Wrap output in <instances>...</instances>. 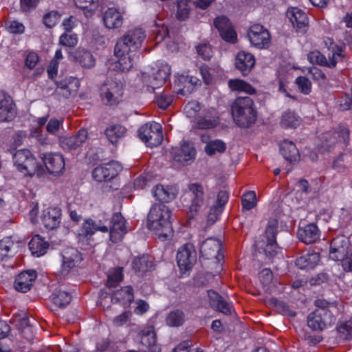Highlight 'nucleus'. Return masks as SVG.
I'll return each mask as SVG.
<instances>
[{"label":"nucleus","mask_w":352,"mask_h":352,"mask_svg":"<svg viewBox=\"0 0 352 352\" xmlns=\"http://www.w3.org/2000/svg\"><path fill=\"white\" fill-rule=\"evenodd\" d=\"M63 270L69 272L82 260L81 254L74 248H67L62 253Z\"/></svg>","instance_id":"393cba45"},{"label":"nucleus","mask_w":352,"mask_h":352,"mask_svg":"<svg viewBox=\"0 0 352 352\" xmlns=\"http://www.w3.org/2000/svg\"><path fill=\"white\" fill-rule=\"evenodd\" d=\"M60 15L57 11L52 10L44 15L43 24L48 28H53L59 21Z\"/></svg>","instance_id":"4d7b16f0"},{"label":"nucleus","mask_w":352,"mask_h":352,"mask_svg":"<svg viewBox=\"0 0 352 352\" xmlns=\"http://www.w3.org/2000/svg\"><path fill=\"white\" fill-rule=\"evenodd\" d=\"M45 169L52 175H58L65 169V160L58 153H43L40 155Z\"/></svg>","instance_id":"a211bd4d"},{"label":"nucleus","mask_w":352,"mask_h":352,"mask_svg":"<svg viewBox=\"0 0 352 352\" xmlns=\"http://www.w3.org/2000/svg\"><path fill=\"white\" fill-rule=\"evenodd\" d=\"M296 84L304 94H309L311 90V82L305 76H299L296 79Z\"/></svg>","instance_id":"0e129e2a"},{"label":"nucleus","mask_w":352,"mask_h":352,"mask_svg":"<svg viewBox=\"0 0 352 352\" xmlns=\"http://www.w3.org/2000/svg\"><path fill=\"white\" fill-rule=\"evenodd\" d=\"M133 288L131 286H126L114 292L111 296V301L126 305L130 304L133 300Z\"/></svg>","instance_id":"58836bf2"},{"label":"nucleus","mask_w":352,"mask_h":352,"mask_svg":"<svg viewBox=\"0 0 352 352\" xmlns=\"http://www.w3.org/2000/svg\"><path fill=\"white\" fill-rule=\"evenodd\" d=\"M88 133L86 129H81L76 135L65 137L60 139V146L64 149L72 150L80 147L87 140Z\"/></svg>","instance_id":"a878e982"},{"label":"nucleus","mask_w":352,"mask_h":352,"mask_svg":"<svg viewBox=\"0 0 352 352\" xmlns=\"http://www.w3.org/2000/svg\"><path fill=\"white\" fill-rule=\"evenodd\" d=\"M13 161L17 169L25 175L41 177L45 173L43 166L38 163L36 159L28 149H19L13 155Z\"/></svg>","instance_id":"7ed1b4c3"},{"label":"nucleus","mask_w":352,"mask_h":352,"mask_svg":"<svg viewBox=\"0 0 352 352\" xmlns=\"http://www.w3.org/2000/svg\"><path fill=\"white\" fill-rule=\"evenodd\" d=\"M184 197L185 200L186 198L189 199L190 204L188 207L191 216L196 214L208 204V199L205 195L204 188L199 183L190 184L188 186V190Z\"/></svg>","instance_id":"423d86ee"},{"label":"nucleus","mask_w":352,"mask_h":352,"mask_svg":"<svg viewBox=\"0 0 352 352\" xmlns=\"http://www.w3.org/2000/svg\"><path fill=\"white\" fill-rule=\"evenodd\" d=\"M289 20L299 32L305 33L309 25L307 14L298 8H293L287 12Z\"/></svg>","instance_id":"5701e85b"},{"label":"nucleus","mask_w":352,"mask_h":352,"mask_svg":"<svg viewBox=\"0 0 352 352\" xmlns=\"http://www.w3.org/2000/svg\"><path fill=\"white\" fill-rule=\"evenodd\" d=\"M170 209L163 204H153L147 215V227L158 235L159 238L167 239L173 233L170 221Z\"/></svg>","instance_id":"f257e3e1"},{"label":"nucleus","mask_w":352,"mask_h":352,"mask_svg":"<svg viewBox=\"0 0 352 352\" xmlns=\"http://www.w3.org/2000/svg\"><path fill=\"white\" fill-rule=\"evenodd\" d=\"M146 35L141 28L129 30L117 42L114 54L116 56L128 55L136 51L142 45Z\"/></svg>","instance_id":"20e7f679"},{"label":"nucleus","mask_w":352,"mask_h":352,"mask_svg":"<svg viewBox=\"0 0 352 352\" xmlns=\"http://www.w3.org/2000/svg\"><path fill=\"white\" fill-rule=\"evenodd\" d=\"M280 151L284 158L290 162H296L300 158V154L294 142L284 140L280 145Z\"/></svg>","instance_id":"473e14b6"},{"label":"nucleus","mask_w":352,"mask_h":352,"mask_svg":"<svg viewBox=\"0 0 352 352\" xmlns=\"http://www.w3.org/2000/svg\"><path fill=\"white\" fill-rule=\"evenodd\" d=\"M190 0H180L177 1V18L179 21H186L190 15V9L188 6Z\"/></svg>","instance_id":"603ef678"},{"label":"nucleus","mask_w":352,"mask_h":352,"mask_svg":"<svg viewBox=\"0 0 352 352\" xmlns=\"http://www.w3.org/2000/svg\"><path fill=\"white\" fill-rule=\"evenodd\" d=\"M37 277L35 270H26L18 274L14 282L15 289L19 292L26 293L30 291Z\"/></svg>","instance_id":"6ab92c4d"},{"label":"nucleus","mask_w":352,"mask_h":352,"mask_svg":"<svg viewBox=\"0 0 352 352\" xmlns=\"http://www.w3.org/2000/svg\"><path fill=\"white\" fill-rule=\"evenodd\" d=\"M52 300L55 305L64 308L70 303L72 296L67 292L59 290L53 293Z\"/></svg>","instance_id":"c03bdc74"},{"label":"nucleus","mask_w":352,"mask_h":352,"mask_svg":"<svg viewBox=\"0 0 352 352\" xmlns=\"http://www.w3.org/2000/svg\"><path fill=\"white\" fill-rule=\"evenodd\" d=\"M177 261L181 270H190L197 262V252L192 243L182 246L177 254Z\"/></svg>","instance_id":"ddd939ff"},{"label":"nucleus","mask_w":352,"mask_h":352,"mask_svg":"<svg viewBox=\"0 0 352 352\" xmlns=\"http://www.w3.org/2000/svg\"><path fill=\"white\" fill-rule=\"evenodd\" d=\"M234 122L241 128H249L256 121L258 112L254 101L248 96L237 97L231 105Z\"/></svg>","instance_id":"f03ea898"},{"label":"nucleus","mask_w":352,"mask_h":352,"mask_svg":"<svg viewBox=\"0 0 352 352\" xmlns=\"http://www.w3.org/2000/svg\"><path fill=\"white\" fill-rule=\"evenodd\" d=\"M96 223L92 219H87L82 223L78 234V240L82 243L87 242L91 239L92 235L96 232Z\"/></svg>","instance_id":"ea45409f"},{"label":"nucleus","mask_w":352,"mask_h":352,"mask_svg":"<svg viewBox=\"0 0 352 352\" xmlns=\"http://www.w3.org/2000/svg\"><path fill=\"white\" fill-rule=\"evenodd\" d=\"M14 245L10 238H4L0 240V261L10 256V252Z\"/></svg>","instance_id":"5fc2aeb1"},{"label":"nucleus","mask_w":352,"mask_h":352,"mask_svg":"<svg viewBox=\"0 0 352 352\" xmlns=\"http://www.w3.org/2000/svg\"><path fill=\"white\" fill-rule=\"evenodd\" d=\"M100 96L106 104L113 105L118 102L122 95V85L120 82L107 79L100 87Z\"/></svg>","instance_id":"9d476101"},{"label":"nucleus","mask_w":352,"mask_h":352,"mask_svg":"<svg viewBox=\"0 0 352 352\" xmlns=\"http://www.w3.org/2000/svg\"><path fill=\"white\" fill-rule=\"evenodd\" d=\"M184 321L185 314L179 309L170 311L166 318V324L170 327H179L184 324Z\"/></svg>","instance_id":"49530a36"},{"label":"nucleus","mask_w":352,"mask_h":352,"mask_svg":"<svg viewBox=\"0 0 352 352\" xmlns=\"http://www.w3.org/2000/svg\"><path fill=\"white\" fill-rule=\"evenodd\" d=\"M16 115V107L12 97L0 91V122H10Z\"/></svg>","instance_id":"2eb2a0df"},{"label":"nucleus","mask_w":352,"mask_h":352,"mask_svg":"<svg viewBox=\"0 0 352 352\" xmlns=\"http://www.w3.org/2000/svg\"><path fill=\"white\" fill-rule=\"evenodd\" d=\"M298 239L305 244H311L315 242L320 236L319 230L314 223L307 225L298 230Z\"/></svg>","instance_id":"cd10ccee"},{"label":"nucleus","mask_w":352,"mask_h":352,"mask_svg":"<svg viewBox=\"0 0 352 352\" xmlns=\"http://www.w3.org/2000/svg\"><path fill=\"white\" fill-rule=\"evenodd\" d=\"M74 1L76 7L89 12L98 8V0H74Z\"/></svg>","instance_id":"e2e57ef3"},{"label":"nucleus","mask_w":352,"mask_h":352,"mask_svg":"<svg viewBox=\"0 0 352 352\" xmlns=\"http://www.w3.org/2000/svg\"><path fill=\"white\" fill-rule=\"evenodd\" d=\"M39 60L38 55L34 52H29L25 58V66L29 69H33Z\"/></svg>","instance_id":"338daca9"},{"label":"nucleus","mask_w":352,"mask_h":352,"mask_svg":"<svg viewBox=\"0 0 352 352\" xmlns=\"http://www.w3.org/2000/svg\"><path fill=\"white\" fill-rule=\"evenodd\" d=\"M138 136L148 146H157L163 140L162 126L155 122H147L139 129Z\"/></svg>","instance_id":"0eeeda50"},{"label":"nucleus","mask_w":352,"mask_h":352,"mask_svg":"<svg viewBox=\"0 0 352 352\" xmlns=\"http://www.w3.org/2000/svg\"><path fill=\"white\" fill-rule=\"evenodd\" d=\"M243 209L250 210L256 204V194L254 191H249L243 194L241 199Z\"/></svg>","instance_id":"864d4df0"},{"label":"nucleus","mask_w":352,"mask_h":352,"mask_svg":"<svg viewBox=\"0 0 352 352\" xmlns=\"http://www.w3.org/2000/svg\"><path fill=\"white\" fill-rule=\"evenodd\" d=\"M332 313H324L323 311H314L307 316V326L313 331H322L331 327L336 322Z\"/></svg>","instance_id":"1a4fd4ad"},{"label":"nucleus","mask_w":352,"mask_h":352,"mask_svg":"<svg viewBox=\"0 0 352 352\" xmlns=\"http://www.w3.org/2000/svg\"><path fill=\"white\" fill-rule=\"evenodd\" d=\"M344 57V51L341 47L335 45L333 47L331 56L329 54V59L318 50L313 51L308 54V59L312 63L329 68L335 67L338 61Z\"/></svg>","instance_id":"6e6552de"},{"label":"nucleus","mask_w":352,"mask_h":352,"mask_svg":"<svg viewBox=\"0 0 352 352\" xmlns=\"http://www.w3.org/2000/svg\"><path fill=\"white\" fill-rule=\"evenodd\" d=\"M116 56L119 58V60L115 63L113 69L121 72L129 71L133 67L131 56L129 54L128 55Z\"/></svg>","instance_id":"09e8293b"},{"label":"nucleus","mask_w":352,"mask_h":352,"mask_svg":"<svg viewBox=\"0 0 352 352\" xmlns=\"http://www.w3.org/2000/svg\"><path fill=\"white\" fill-rule=\"evenodd\" d=\"M61 215L59 207H49L43 211L41 221L46 228L54 230L59 226Z\"/></svg>","instance_id":"aec40b11"},{"label":"nucleus","mask_w":352,"mask_h":352,"mask_svg":"<svg viewBox=\"0 0 352 352\" xmlns=\"http://www.w3.org/2000/svg\"><path fill=\"white\" fill-rule=\"evenodd\" d=\"M314 305L317 307L315 311H323L324 313H332L331 309L336 308L333 302H328L324 299H316L314 301Z\"/></svg>","instance_id":"69168bd1"},{"label":"nucleus","mask_w":352,"mask_h":352,"mask_svg":"<svg viewBox=\"0 0 352 352\" xmlns=\"http://www.w3.org/2000/svg\"><path fill=\"white\" fill-rule=\"evenodd\" d=\"M350 131L347 127L340 126L333 133H326L324 138L331 144L336 142L343 143L345 146L349 144Z\"/></svg>","instance_id":"7c9ffc66"},{"label":"nucleus","mask_w":352,"mask_h":352,"mask_svg":"<svg viewBox=\"0 0 352 352\" xmlns=\"http://www.w3.org/2000/svg\"><path fill=\"white\" fill-rule=\"evenodd\" d=\"M196 149L193 144L190 142H184L181 146L178 153L175 154L174 158L179 162H188L195 158Z\"/></svg>","instance_id":"c9c22d12"},{"label":"nucleus","mask_w":352,"mask_h":352,"mask_svg":"<svg viewBox=\"0 0 352 352\" xmlns=\"http://www.w3.org/2000/svg\"><path fill=\"white\" fill-rule=\"evenodd\" d=\"M228 85L232 91L244 92L249 95L255 94L256 92V89L250 83L239 78L229 80Z\"/></svg>","instance_id":"e433bc0d"},{"label":"nucleus","mask_w":352,"mask_h":352,"mask_svg":"<svg viewBox=\"0 0 352 352\" xmlns=\"http://www.w3.org/2000/svg\"><path fill=\"white\" fill-rule=\"evenodd\" d=\"M221 248V243L215 238H208L200 246V254L207 259L216 258Z\"/></svg>","instance_id":"b1692460"},{"label":"nucleus","mask_w":352,"mask_h":352,"mask_svg":"<svg viewBox=\"0 0 352 352\" xmlns=\"http://www.w3.org/2000/svg\"><path fill=\"white\" fill-rule=\"evenodd\" d=\"M226 149V143L220 140L210 141L205 146L206 153L210 156L214 155L217 152L222 153Z\"/></svg>","instance_id":"8fccbe9b"},{"label":"nucleus","mask_w":352,"mask_h":352,"mask_svg":"<svg viewBox=\"0 0 352 352\" xmlns=\"http://www.w3.org/2000/svg\"><path fill=\"white\" fill-rule=\"evenodd\" d=\"M170 75V69L168 67H165V68L160 69L157 70L156 73H155L153 76V78L154 81H157V85H155L157 87H160L167 80Z\"/></svg>","instance_id":"680f3d73"},{"label":"nucleus","mask_w":352,"mask_h":352,"mask_svg":"<svg viewBox=\"0 0 352 352\" xmlns=\"http://www.w3.org/2000/svg\"><path fill=\"white\" fill-rule=\"evenodd\" d=\"M103 22L108 29H117L123 23V16L115 8H109L103 14Z\"/></svg>","instance_id":"bb28decb"},{"label":"nucleus","mask_w":352,"mask_h":352,"mask_svg":"<svg viewBox=\"0 0 352 352\" xmlns=\"http://www.w3.org/2000/svg\"><path fill=\"white\" fill-rule=\"evenodd\" d=\"M152 177L148 173H143L138 177L134 182L133 186L135 188L142 189L148 185V182L151 181Z\"/></svg>","instance_id":"774afa93"},{"label":"nucleus","mask_w":352,"mask_h":352,"mask_svg":"<svg viewBox=\"0 0 352 352\" xmlns=\"http://www.w3.org/2000/svg\"><path fill=\"white\" fill-rule=\"evenodd\" d=\"M59 42L64 46L74 47L78 42L77 36L75 34H72V32H66L60 36Z\"/></svg>","instance_id":"052dcab7"},{"label":"nucleus","mask_w":352,"mask_h":352,"mask_svg":"<svg viewBox=\"0 0 352 352\" xmlns=\"http://www.w3.org/2000/svg\"><path fill=\"white\" fill-rule=\"evenodd\" d=\"M126 132V129L124 126L115 124L108 126L104 131V134L109 142L115 144L125 135Z\"/></svg>","instance_id":"4c0bfd02"},{"label":"nucleus","mask_w":352,"mask_h":352,"mask_svg":"<svg viewBox=\"0 0 352 352\" xmlns=\"http://www.w3.org/2000/svg\"><path fill=\"white\" fill-rule=\"evenodd\" d=\"M340 109L342 111L352 109V87L349 92H344L339 98Z\"/></svg>","instance_id":"6e6d98bb"},{"label":"nucleus","mask_w":352,"mask_h":352,"mask_svg":"<svg viewBox=\"0 0 352 352\" xmlns=\"http://www.w3.org/2000/svg\"><path fill=\"white\" fill-rule=\"evenodd\" d=\"M153 193L154 197L159 201L162 202H169L176 197L178 190L173 186L157 185Z\"/></svg>","instance_id":"2f4dec72"},{"label":"nucleus","mask_w":352,"mask_h":352,"mask_svg":"<svg viewBox=\"0 0 352 352\" xmlns=\"http://www.w3.org/2000/svg\"><path fill=\"white\" fill-rule=\"evenodd\" d=\"M153 263L148 260L147 255H142L135 258L132 261V268L135 273L142 275L147 270H151Z\"/></svg>","instance_id":"79ce46f5"},{"label":"nucleus","mask_w":352,"mask_h":352,"mask_svg":"<svg viewBox=\"0 0 352 352\" xmlns=\"http://www.w3.org/2000/svg\"><path fill=\"white\" fill-rule=\"evenodd\" d=\"M75 57L77 61L84 67L91 68L95 65V59L93 55L85 49L79 50Z\"/></svg>","instance_id":"a18cd8bd"},{"label":"nucleus","mask_w":352,"mask_h":352,"mask_svg":"<svg viewBox=\"0 0 352 352\" xmlns=\"http://www.w3.org/2000/svg\"><path fill=\"white\" fill-rule=\"evenodd\" d=\"M29 248L32 255L39 257L47 252L49 243L39 235H35L29 242Z\"/></svg>","instance_id":"f704fd0d"},{"label":"nucleus","mask_w":352,"mask_h":352,"mask_svg":"<svg viewBox=\"0 0 352 352\" xmlns=\"http://www.w3.org/2000/svg\"><path fill=\"white\" fill-rule=\"evenodd\" d=\"M79 87L78 81L76 79L73 80L60 81L57 82V87L55 93L57 96L64 98H68L69 96L74 95Z\"/></svg>","instance_id":"c85d7f7f"},{"label":"nucleus","mask_w":352,"mask_h":352,"mask_svg":"<svg viewBox=\"0 0 352 352\" xmlns=\"http://www.w3.org/2000/svg\"><path fill=\"white\" fill-rule=\"evenodd\" d=\"M248 36L250 43L258 49H267L270 46V32L261 24L252 25L249 29Z\"/></svg>","instance_id":"9b49d317"},{"label":"nucleus","mask_w":352,"mask_h":352,"mask_svg":"<svg viewBox=\"0 0 352 352\" xmlns=\"http://www.w3.org/2000/svg\"><path fill=\"white\" fill-rule=\"evenodd\" d=\"M277 228V220H270L265 234L261 240L257 241L255 243L258 251L263 252L268 257H274L278 252V245L276 241Z\"/></svg>","instance_id":"39448f33"},{"label":"nucleus","mask_w":352,"mask_h":352,"mask_svg":"<svg viewBox=\"0 0 352 352\" xmlns=\"http://www.w3.org/2000/svg\"><path fill=\"white\" fill-rule=\"evenodd\" d=\"M156 342L157 338L153 327H148L142 331L140 344L146 347L145 349H141L143 352H161Z\"/></svg>","instance_id":"4be33fe9"},{"label":"nucleus","mask_w":352,"mask_h":352,"mask_svg":"<svg viewBox=\"0 0 352 352\" xmlns=\"http://www.w3.org/2000/svg\"><path fill=\"white\" fill-rule=\"evenodd\" d=\"M320 261L318 253H307L299 256L296 260V265L302 270H311L314 268Z\"/></svg>","instance_id":"72a5a7b5"},{"label":"nucleus","mask_w":352,"mask_h":352,"mask_svg":"<svg viewBox=\"0 0 352 352\" xmlns=\"http://www.w3.org/2000/svg\"><path fill=\"white\" fill-rule=\"evenodd\" d=\"M336 329L341 338L345 340L350 339L352 336V317L349 320H340Z\"/></svg>","instance_id":"de8ad7c7"},{"label":"nucleus","mask_w":352,"mask_h":352,"mask_svg":"<svg viewBox=\"0 0 352 352\" xmlns=\"http://www.w3.org/2000/svg\"><path fill=\"white\" fill-rule=\"evenodd\" d=\"M352 250L349 241L344 236H338L331 242L329 257L333 261L343 259Z\"/></svg>","instance_id":"4468645a"},{"label":"nucleus","mask_w":352,"mask_h":352,"mask_svg":"<svg viewBox=\"0 0 352 352\" xmlns=\"http://www.w3.org/2000/svg\"><path fill=\"white\" fill-rule=\"evenodd\" d=\"M214 26L219 32L221 37L226 42L234 43L237 35L230 20L225 16H219L214 20Z\"/></svg>","instance_id":"dca6fc26"},{"label":"nucleus","mask_w":352,"mask_h":352,"mask_svg":"<svg viewBox=\"0 0 352 352\" xmlns=\"http://www.w3.org/2000/svg\"><path fill=\"white\" fill-rule=\"evenodd\" d=\"M197 52L204 60H210L212 56L211 45L208 43H202L196 47Z\"/></svg>","instance_id":"bf43d9fd"},{"label":"nucleus","mask_w":352,"mask_h":352,"mask_svg":"<svg viewBox=\"0 0 352 352\" xmlns=\"http://www.w3.org/2000/svg\"><path fill=\"white\" fill-rule=\"evenodd\" d=\"M126 233V227L124 217L119 212L114 213L109 221V235L111 241L113 243H117L122 240Z\"/></svg>","instance_id":"f3484780"},{"label":"nucleus","mask_w":352,"mask_h":352,"mask_svg":"<svg viewBox=\"0 0 352 352\" xmlns=\"http://www.w3.org/2000/svg\"><path fill=\"white\" fill-rule=\"evenodd\" d=\"M200 109V103L197 101L192 100L185 105L184 111L187 117L195 118Z\"/></svg>","instance_id":"13d9d810"},{"label":"nucleus","mask_w":352,"mask_h":352,"mask_svg":"<svg viewBox=\"0 0 352 352\" xmlns=\"http://www.w3.org/2000/svg\"><path fill=\"white\" fill-rule=\"evenodd\" d=\"M122 170L121 164L116 161L96 167L92 172L93 178L98 182H108L116 177Z\"/></svg>","instance_id":"f8f14e48"},{"label":"nucleus","mask_w":352,"mask_h":352,"mask_svg":"<svg viewBox=\"0 0 352 352\" xmlns=\"http://www.w3.org/2000/svg\"><path fill=\"white\" fill-rule=\"evenodd\" d=\"M219 123L218 118L210 114L198 117L194 126L199 129H210L214 128Z\"/></svg>","instance_id":"a19ab883"},{"label":"nucleus","mask_w":352,"mask_h":352,"mask_svg":"<svg viewBox=\"0 0 352 352\" xmlns=\"http://www.w3.org/2000/svg\"><path fill=\"white\" fill-rule=\"evenodd\" d=\"M10 322L15 324L16 327L23 333L26 339L30 340L32 338V324H30L26 314H14L10 320Z\"/></svg>","instance_id":"c756f323"},{"label":"nucleus","mask_w":352,"mask_h":352,"mask_svg":"<svg viewBox=\"0 0 352 352\" xmlns=\"http://www.w3.org/2000/svg\"><path fill=\"white\" fill-rule=\"evenodd\" d=\"M255 65L254 56L250 52L241 51L238 52L234 65L243 76L248 75Z\"/></svg>","instance_id":"412c9836"},{"label":"nucleus","mask_w":352,"mask_h":352,"mask_svg":"<svg viewBox=\"0 0 352 352\" xmlns=\"http://www.w3.org/2000/svg\"><path fill=\"white\" fill-rule=\"evenodd\" d=\"M123 279L122 268H114L109 272L106 285L111 287H116Z\"/></svg>","instance_id":"3c124183"},{"label":"nucleus","mask_w":352,"mask_h":352,"mask_svg":"<svg viewBox=\"0 0 352 352\" xmlns=\"http://www.w3.org/2000/svg\"><path fill=\"white\" fill-rule=\"evenodd\" d=\"M300 123V118L294 111H287L283 113L280 120V126L283 128H296Z\"/></svg>","instance_id":"37998d69"}]
</instances>
